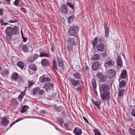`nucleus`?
Segmentation results:
<instances>
[{"mask_svg": "<svg viewBox=\"0 0 135 135\" xmlns=\"http://www.w3.org/2000/svg\"><path fill=\"white\" fill-rule=\"evenodd\" d=\"M105 64L109 65L112 66V65H114V61L113 60L112 61V60H110L109 61L107 62Z\"/></svg>", "mask_w": 135, "mask_h": 135, "instance_id": "47", "label": "nucleus"}, {"mask_svg": "<svg viewBox=\"0 0 135 135\" xmlns=\"http://www.w3.org/2000/svg\"><path fill=\"white\" fill-rule=\"evenodd\" d=\"M28 88H29L30 86L32 85L33 84V83L32 81H28Z\"/></svg>", "mask_w": 135, "mask_h": 135, "instance_id": "51", "label": "nucleus"}, {"mask_svg": "<svg viewBox=\"0 0 135 135\" xmlns=\"http://www.w3.org/2000/svg\"><path fill=\"white\" fill-rule=\"evenodd\" d=\"M66 4L67 5L69 6L72 9H74V6L73 4H72L70 2H68L66 3Z\"/></svg>", "mask_w": 135, "mask_h": 135, "instance_id": "49", "label": "nucleus"}, {"mask_svg": "<svg viewBox=\"0 0 135 135\" xmlns=\"http://www.w3.org/2000/svg\"><path fill=\"white\" fill-rule=\"evenodd\" d=\"M57 122V123H59L61 126H62L63 125L64 121L63 120L62 118L58 117Z\"/></svg>", "mask_w": 135, "mask_h": 135, "instance_id": "30", "label": "nucleus"}, {"mask_svg": "<svg viewBox=\"0 0 135 135\" xmlns=\"http://www.w3.org/2000/svg\"><path fill=\"white\" fill-rule=\"evenodd\" d=\"M22 51L24 52H27L29 51L26 45H23L21 47Z\"/></svg>", "mask_w": 135, "mask_h": 135, "instance_id": "26", "label": "nucleus"}, {"mask_svg": "<svg viewBox=\"0 0 135 135\" xmlns=\"http://www.w3.org/2000/svg\"><path fill=\"white\" fill-rule=\"evenodd\" d=\"M100 103L98 101H97L94 103V104L97 106L98 109H100Z\"/></svg>", "mask_w": 135, "mask_h": 135, "instance_id": "45", "label": "nucleus"}, {"mask_svg": "<svg viewBox=\"0 0 135 135\" xmlns=\"http://www.w3.org/2000/svg\"><path fill=\"white\" fill-rule=\"evenodd\" d=\"M95 135H101L99 130L97 129H94V130Z\"/></svg>", "mask_w": 135, "mask_h": 135, "instance_id": "41", "label": "nucleus"}, {"mask_svg": "<svg viewBox=\"0 0 135 135\" xmlns=\"http://www.w3.org/2000/svg\"><path fill=\"white\" fill-rule=\"evenodd\" d=\"M127 75V71L124 70L121 73L120 77L121 79H124L126 78Z\"/></svg>", "mask_w": 135, "mask_h": 135, "instance_id": "20", "label": "nucleus"}, {"mask_svg": "<svg viewBox=\"0 0 135 135\" xmlns=\"http://www.w3.org/2000/svg\"><path fill=\"white\" fill-rule=\"evenodd\" d=\"M129 132L131 134L135 135V130L133 129L130 127L128 130Z\"/></svg>", "mask_w": 135, "mask_h": 135, "instance_id": "38", "label": "nucleus"}, {"mask_svg": "<svg viewBox=\"0 0 135 135\" xmlns=\"http://www.w3.org/2000/svg\"><path fill=\"white\" fill-rule=\"evenodd\" d=\"M41 63L42 66L45 67H48L50 65L49 61L47 59H42Z\"/></svg>", "mask_w": 135, "mask_h": 135, "instance_id": "15", "label": "nucleus"}, {"mask_svg": "<svg viewBox=\"0 0 135 135\" xmlns=\"http://www.w3.org/2000/svg\"><path fill=\"white\" fill-rule=\"evenodd\" d=\"M62 116L63 117H65L67 116L66 113L64 112H63L61 113Z\"/></svg>", "mask_w": 135, "mask_h": 135, "instance_id": "58", "label": "nucleus"}, {"mask_svg": "<svg viewBox=\"0 0 135 135\" xmlns=\"http://www.w3.org/2000/svg\"><path fill=\"white\" fill-rule=\"evenodd\" d=\"M28 67L34 71H36L37 70V66L35 64H31L28 66Z\"/></svg>", "mask_w": 135, "mask_h": 135, "instance_id": "19", "label": "nucleus"}, {"mask_svg": "<svg viewBox=\"0 0 135 135\" xmlns=\"http://www.w3.org/2000/svg\"><path fill=\"white\" fill-rule=\"evenodd\" d=\"M6 2L8 3V4H8L9 5H10L11 4L10 3L11 0H6Z\"/></svg>", "mask_w": 135, "mask_h": 135, "instance_id": "63", "label": "nucleus"}, {"mask_svg": "<svg viewBox=\"0 0 135 135\" xmlns=\"http://www.w3.org/2000/svg\"><path fill=\"white\" fill-rule=\"evenodd\" d=\"M99 58V55L98 54H96L93 56L92 60L93 61L97 60Z\"/></svg>", "mask_w": 135, "mask_h": 135, "instance_id": "32", "label": "nucleus"}, {"mask_svg": "<svg viewBox=\"0 0 135 135\" xmlns=\"http://www.w3.org/2000/svg\"><path fill=\"white\" fill-rule=\"evenodd\" d=\"M69 80L72 85L74 86H75L78 85L79 83V80H75V79L72 78H70Z\"/></svg>", "mask_w": 135, "mask_h": 135, "instance_id": "17", "label": "nucleus"}, {"mask_svg": "<svg viewBox=\"0 0 135 135\" xmlns=\"http://www.w3.org/2000/svg\"><path fill=\"white\" fill-rule=\"evenodd\" d=\"M41 82L42 83H47L50 81V79L48 78H46L45 77H41Z\"/></svg>", "mask_w": 135, "mask_h": 135, "instance_id": "21", "label": "nucleus"}, {"mask_svg": "<svg viewBox=\"0 0 135 135\" xmlns=\"http://www.w3.org/2000/svg\"><path fill=\"white\" fill-rule=\"evenodd\" d=\"M85 69L86 71H89V68L88 66L86 64V65L85 66Z\"/></svg>", "mask_w": 135, "mask_h": 135, "instance_id": "59", "label": "nucleus"}, {"mask_svg": "<svg viewBox=\"0 0 135 135\" xmlns=\"http://www.w3.org/2000/svg\"><path fill=\"white\" fill-rule=\"evenodd\" d=\"M21 32L22 38L23 40V41L24 42H26L27 40V39L23 36L22 31H21Z\"/></svg>", "mask_w": 135, "mask_h": 135, "instance_id": "54", "label": "nucleus"}, {"mask_svg": "<svg viewBox=\"0 0 135 135\" xmlns=\"http://www.w3.org/2000/svg\"><path fill=\"white\" fill-rule=\"evenodd\" d=\"M17 21H18L17 20H16L15 19H14L13 20H10L9 21V22L10 23H12L16 22Z\"/></svg>", "mask_w": 135, "mask_h": 135, "instance_id": "57", "label": "nucleus"}, {"mask_svg": "<svg viewBox=\"0 0 135 135\" xmlns=\"http://www.w3.org/2000/svg\"><path fill=\"white\" fill-rule=\"evenodd\" d=\"M38 56L37 54H35L33 56H29L27 59V61L28 62H33L38 58Z\"/></svg>", "mask_w": 135, "mask_h": 135, "instance_id": "6", "label": "nucleus"}, {"mask_svg": "<svg viewBox=\"0 0 135 135\" xmlns=\"http://www.w3.org/2000/svg\"><path fill=\"white\" fill-rule=\"evenodd\" d=\"M109 85L107 83L102 84V92L109 91Z\"/></svg>", "mask_w": 135, "mask_h": 135, "instance_id": "10", "label": "nucleus"}, {"mask_svg": "<svg viewBox=\"0 0 135 135\" xmlns=\"http://www.w3.org/2000/svg\"><path fill=\"white\" fill-rule=\"evenodd\" d=\"M73 76L76 79H80L81 78V75L80 73L76 72L74 73Z\"/></svg>", "mask_w": 135, "mask_h": 135, "instance_id": "22", "label": "nucleus"}, {"mask_svg": "<svg viewBox=\"0 0 135 135\" xmlns=\"http://www.w3.org/2000/svg\"><path fill=\"white\" fill-rule=\"evenodd\" d=\"M62 108L60 107H57L55 109V110L58 112H60Z\"/></svg>", "mask_w": 135, "mask_h": 135, "instance_id": "55", "label": "nucleus"}, {"mask_svg": "<svg viewBox=\"0 0 135 135\" xmlns=\"http://www.w3.org/2000/svg\"><path fill=\"white\" fill-rule=\"evenodd\" d=\"M58 63L59 66L62 68V70H64V65L62 60L60 59H58Z\"/></svg>", "mask_w": 135, "mask_h": 135, "instance_id": "25", "label": "nucleus"}, {"mask_svg": "<svg viewBox=\"0 0 135 135\" xmlns=\"http://www.w3.org/2000/svg\"><path fill=\"white\" fill-rule=\"evenodd\" d=\"M126 83L125 81V80H122L119 83V87L120 88L124 87L126 86Z\"/></svg>", "mask_w": 135, "mask_h": 135, "instance_id": "23", "label": "nucleus"}, {"mask_svg": "<svg viewBox=\"0 0 135 135\" xmlns=\"http://www.w3.org/2000/svg\"><path fill=\"white\" fill-rule=\"evenodd\" d=\"M59 10L61 13L65 14H66L68 13L67 6L65 4H63L61 6Z\"/></svg>", "mask_w": 135, "mask_h": 135, "instance_id": "8", "label": "nucleus"}, {"mask_svg": "<svg viewBox=\"0 0 135 135\" xmlns=\"http://www.w3.org/2000/svg\"><path fill=\"white\" fill-rule=\"evenodd\" d=\"M83 119L87 123H89V122L88 120V119L85 117H83Z\"/></svg>", "mask_w": 135, "mask_h": 135, "instance_id": "61", "label": "nucleus"}, {"mask_svg": "<svg viewBox=\"0 0 135 135\" xmlns=\"http://www.w3.org/2000/svg\"><path fill=\"white\" fill-rule=\"evenodd\" d=\"M23 119L22 118H19L17 120H16L15 121H14L12 123H11L9 125V127H11L13 125H14L16 123L18 122L19 121H20L22 120Z\"/></svg>", "mask_w": 135, "mask_h": 135, "instance_id": "35", "label": "nucleus"}, {"mask_svg": "<svg viewBox=\"0 0 135 135\" xmlns=\"http://www.w3.org/2000/svg\"><path fill=\"white\" fill-rule=\"evenodd\" d=\"M4 32L7 39L9 41H11L12 39V36L17 35L19 33V28L16 26L13 27L11 26L8 27L5 29Z\"/></svg>", "mask_w": 135, "mask_h": 135, "instance_id": "1", "label": "nucleus"}, {"mask_svg": "<svg viewBox=\"0 0 135 135\" xmlns=\"http://www.w3.org/2000/svg\"><path fill=\"white\" fill-rule=\"evenodd\" d=\"M67 43L69 44H70V45H76V42L75 41V39L73 38H69L67 40Z\"/></svg>", "mask_w": 135, "mask_h": 135, "instance_id": "13", "label": "nucleus"}, {"mask_svg": "<svg viewBox=\"0 0 135 135\" xmlns=\"http://www.w3.org/2000/svg\"><path fill=\"white\" fill-rule=\"evenodd\" d=\"M97 78H98L99 81H101V73L98 72L96 74Z\"/></svg>", "mask_w": 135, "mask_h": 135, "instance_id": "44", "label": "nucleus"}, {"mask_svg": "<svg viewBox=\"0 0 135 135\" xmlns=\"http://www.w3.org/2000/svg\"><path fill=\"white\" fill-rule=\"evenodd\" d=\"M117 62L118 66L121 67L123 66L122 61L120 56L117 57Z\"/></svg>", "mask_w": 135, "mask_h": 135, "instance_id": "18", "label": "nucleus"}, {"mask_svg": "<svg viewBox=\"0 0 135 135\" xmlns=\"http://www.w3.org/2000/svg\"><path fill=\"white\" fill-rule=\"evenodd\" d=\"M105 30V36L107 37L109 35V26L108 25V22H105L104 24Z\"/></svg>", "mask_w": 135, "mask_h": 135, "instance_id": "12", "label": "nucleus"}, {"mask_svg": "<svg viewBox=\"0 0 135 135\" xmlns=\"http://www.w3.org/2000/svg\"><path fill=\"white\" fill-rule=\"evenodd\" d=\"M75 18V16H71L69 17L68 18V22L69 23H71L73 21V20Z\"/></svg>", "mask_w": 135, "mask_h": 135, "instance_id": "34", "label": "nucleus"}, {"mask_svg": "<svg viewBox=\"0 0 135 135\" xmlns=\"http://www.w3.org/2000/svg\"><path fill=\"white\" fill-rule=\"evenodd\" d=\"M97 48L98 50L100 51H101V44H99L97 46Z\"/></svg>", "mask_w": 135, "mask_h": 135, "instance_id": "50", "label": "nucleus"}, {"mask_svg": "<svg viewBox=\"0 0 135 135\" xmlns=\"http://www.w3.org/2000/svg\"><path fill=\"white\" fill-rule=\"evenodd\" d=\"M28 106L27 105L23 106L22 108V109L21 111L22 113H23L26 111L27 109Z\"/></svg>", "mask_w": 135, "mask_h": 135, "instance_id": "42", "label": "nucleus"}, {"mask_svg": "<svg viewBox=\"0 0 135 135\" xmlns=\"http://www.w3.org/2000/svg\"><path fill=\"white\" fill-rule=\"evenodd\" d=\"M20 2V0H15L13 3V4L16 6H19V3Z\"/></svg>", "mask_w": 135, "mask_h": 135, "instance_id": "46", "label": "nucleus"}, {"mask_svg": "<svg viewBox=\"0 0 135 135\" xmlns=\"http://www.w3.org/2000/svg\"><path fill=\"white\" fill-rule=\"evenodd\" d=\"M17 65L21 69H23L24 66L23 63L22 62H18Z\"/></svg>", "mask_w": 135, "mask_h": 135, "instance_id": "33", "label": "nucleus"}, {"mask_svg": "<svg viewBox=\"0 0 135 135\" xmlns=\"http://www.w3.org/2000/svg\"><path fill=\"white\" fill-rule=\"evenodd\" d=\"M24 94L23 93H22L18 96V98L19 99H22L24 96Z\"/></svg>", "mask_w": 135, "mask_h": 135, "instance_id": "52", "label": "nucleus"}, {"mask_svg": "<svg viewBox=\"0 0 135 135\" xmlns=\"http://www.w3.org/2000/svg\"><path fill=\"white\" fill-rule=\"evenodd\" d=\"M97 39V37H96L95 38L94 40L92 41V44L93 46L95 47L97 45L98 43Z\"/></svg>", "mask_w": 135, "mask_h": 135, "instance_id": "36", "label": "nucleus"}, {"mask_svg": "<svg viewBox=\"0 0 135 135\" xmlns=\"http://www.w3.org/2000/svg\"><path fill=\"white\" fill-rule=\"evenodd\" d=\"M20 78V76L16 72L13 73L11 76V79L15 81H16Z\"/></svg>", "mask_w": 135, "mask_h": 135, "instance_id": "11", "label": "nucleus"}, {"mask_svg": "<svg viewBox=\"0 0 135 135\" xmlns=\"http://www.w3.org/2000/svg\"><path fill=\"white\" fill-rule=\"evenodd\" d=\"M125 89H119L118 93V96L120 97L123 96L125 92Z\"/></svg>", "mask_w": 135, "mask_h": 135, "instance_id": "27", "label": "nucleus"}, {"mask_svg": "<svg viewBox=\"0 0 135 135\" xmlns=\"http://www.w3.org/2000/svg\"><path fill=\"white\" fill-rule=\"evenodd\" d=\"M92 85L94 89H95L97 87V85L96 81L95 79H93L92 80Z\"/></svg>", "mask_w": 135, "mask_h": 135, "instance_id": "39", "label": "nucleus"}, {"mask_svg": "<svg viewBox=\"0 0 135 135\" xmlns=\"http://www.w3.org/2000/svg\"><path fill=\"white\" fill-rule=\"evenodd\" d=\"M73 133L76 135H81L82 132L81 130L78 127H75L73 131Z\"/></svg>", "mask_w": 135, "mask_h": 135, "instance_id": "14", "label": "nucleus"}, {"mask_svg": "<svg viewBox=\"0 0 135 135\" xmlns=\"http://www.w3.org/2000/svg\"><path fill=\"white\" fill-rule=\"evenodd\" d=\"M79 30L78 27L76 26L71 27L69 29V35L74 36L78 32Z\"/></svg>", "mask_w": 135, "mask_h": 135, "instance_id": "2", "label": "nucleus"}, {"mask_svg": "<svg viewBox=\"0 0 135 135\" xmlns=\"http://www.w3.org/2000/svg\"><path fill=\"white\" fill-rule=\"evenodd\" d=\"M44 93V91L43 90H40L39 91V94L40 95H43Z\"/></svg>", "mask_w": 135, "mask_h": 135, "instance_id": "56", "label": "nucleus"}, {"mask_svg": "<svg viewBox=\"0 0 135 135\" xmlns=\"http://www.w3.org/2000/svg\"><path fill=\"white\" fill-rule=\"evenodd\" d=\"M3 76H6L9 74V71L8 69H4L3 70L1 73Z\"/></svg>", "mask_w": 135, "mask_h": 135, "instance_id": "29", "label": "nucleus"}, {"mask_svg": "<svg viewBox=\"0 0 135 135\" xmlns=\"http://www.w3.org/2000/svg\"><path fill=\"white\" fill-rule=\"evenodd\" d=\"M74 88L75 90H76L77 92H81L82 90L83 89L82 87L81 86H80L78 87L77 88H75V86H74Z\"/></svg>", "mask_w": 135, "mask_h": 135, "instance_id": "43", "label": "nucleus"}, {"mask_svg": "<svg viewBox=\"0 0 135 135\" xmlns=\"http://www.w3.org/2000/svg\"><path fill=\"white\" fill-rule=\"evenodd\" d=\"M50 54L49 53H46L44 52H40L39 56L40 57H50Z\"/></svg>", "mask_w": 135, "mask_h": 135, "instance_id": "28", "label": "nucleus"}, {"mask_svg": "<svg viewBox=\"0 0 135 135\" xmlns=\"http://www.w3.org/2000/svg\"><path fill=\"white\" fill-rule=\"evenodd\" d=\"M102 54L103 56L104 57L107 56V54L106 50H103L102 49Z\"/></svg>", "mask_w": 135, "mask_h": 135, "instance_id": "48", "label": "nucleus"}, {"mask_svg": "<svg viewBox=\"0 0 135 135\" xmlns=\"http://www.w3.org/2000/svg\"><path fill=\"white\" fill-rule=\"evenodd\" d=\"M69 125L68 123H66L64 124V127L67 128H68Z\"/></svg>", "mask_w": 135, "mask_h": 135, "instance_id": "62", "label": "nucleus"}, {"mask_svg": "<svg viewBox=\"0 0 135 135\" xmlns=\"http://www.w3.org/2000/svg\"><path fill=\"white\" fill-rule=\"evenodd\" d=\"M102 100L106 101L109 99L110 93L109 91L102 92Z\"/></svg>", "mask_w": 135, "mask_h": 135, "instance_id": "5", "label": "nucleus"}, {"mask_svg": "<svg viewBox=\"0 0 135 135\" xmlns=\"http://www.w3.org/2000/svg\"><path fill=\"white\" fill-rule=\"evenodd\" d=\"M39 87H37L35 88L33 91V94L34 95H36L38 93V91L40 90Z\"/></svg>", "mask_w": 135, "mask_h": 135, "instance_id": "31", "label": "nucleus"}, {"mask_svg": "<svg viewBox=\"0 0 135 135\" xmlns=\"http://www.w3.org/2000/svg\"><path fill=\"white\" fill-rule=\"evenodd\" d=\"M131 114L132 116L135 117V109H132Z\"/></svg>", "mask_w": 135, "mask_h": 135, "instance_id": "53", "label": "nucleus"}, {"mask_svg": "<svg viewBox=\"0 0 135 135\" xmlns=\"http://www.w3.org/2000/svg\"><path fill=\"white\" fill-rule=\"evenodd\" d=\"M53 84L49 82L44 85L43 88L45 89L47 92H48L49 90H52L53 88Z\"/></svg>", "mask_w": 135, "mask_h": 135, "instance_id": "3", "label": "nucleus"}, {"mask_svg": "<svg viewBox=\"0 0 135 135\" xmlns=\"http://www.w3.org/2000/svg\"><path fill=\"white\" fill-rule=\"evenodd\" d=\"M18 103V100L16 99H12L10 101V105H15Z\"/></svg>", "mask_w": 135, "mask_h": 135, "instance_id": "24", "label": "nucleus"}, {"mask_svg": "<svg viewBox=\"0 0 135 135\" xmlns=\"http://www.w3.org/2000/svg\"><path fill=\"white\" fill-rule=\"evenodd\" d=\"M3 10L1 8H0V15L1 16H2L3 14Z\"/></svg>", "mask_w": 135, "mask_h": 135, "instance_id": "60", "label": "nucleus"}, {"mask_svg": "<svg viewBox=\"0 0 135 135\" xmlns=\"http://www.w3.org/2000/svg\"><path fill=\"white\" fill-rule=\"evenodd\" d=\"M99 66V64L98 61H97L94 62L92 65V68L93 70L96 71L98 70Z\"/></svg>", "mask_w": 135, "mask_h": 135, "instance_id": "16", "label": "nucleus"}, {"mask_svg": "<svg viewBox=\"0 0 135 135\" xmlns=\"http://www.w3.org/2000/svg\"><path fill=\"white\" fill-rule=\"evenodd\" d=\"M9 123L8 117H3L2 118L1 124L2 126H7Z\"/></svg>", "mask_w": 135, "mask_h": 135, "instance_id": "4", "label": "nucleus"}, {"mask_svg": "<svg viewBox=\"0 0 135 135\" xmlns=\"http://www.w3.org/2000/svg\"><path fill=\"white\" fill-rule=\"evenodd\" d=\"M53 66L54 69L57 70V64L56 61L55 60L53 61Z\"/></svg>", "mask_w": 135, "mask_h": 135, "instance_id": "40", "label": "nucleus"}, {"mask_svg": "<svg viewBox=\"0 0 135 135\" xmlns=\"http://www.w3.org/2000/svg\"><path fill=\"white\" fill-rule=\"evenodd\" d=\"M107 74L110 77L112 78L115 76L116 72L114 70L110 69L107 71Z\"/></svg>", "mask_w": 135, "mask_h": 135, "instance_id": "9", "label": "nucleus"}, {"mask_svg": "<svg viewBox=\"0 0 135 135\" xmlns=\"http://www.w3.org/2000/svg\"><path fill=\"white\" fill-rule=\"evenodd\" d=\"M8 24V23L4 22L3 23H1V25H6Z\"/></svg>", "mask_w": 135, "mask_h": 135, "instance_id": "64", "label": "nucleus"}, {"mask_svg": "<svg viewBox=\"0 0 135 135\" xmlns=\"http://www.w3.org/2000/svg\"><path fill=\"white\" fill-rule=\"evenodd\" d=\"M108 76L106 75H102V82H105L108 79Z\"/></svg>", "mask_w": 135, "mask_h": 135, "instance_id": "37", "label": "nucleus"}, {"mask_svg": "<svg viewBox=\"0 0 135 135\" xmlns=\"http://www.w3.org/2000/svg\"><path fill=\"white\" fill-rule=\"evenodd\" d=\"M73 46L70 44H67L66 46L65 47V50H66V49L68 51V53L70 54L74 53L75 52V50L74 49Z\"/></svg>", "mask_w": 135, "mask_h": 135, "instance_id": "7", "label": "nucleus"}]
</instances>
